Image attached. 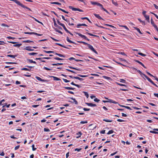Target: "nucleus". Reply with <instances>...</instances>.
<instances>
[{
    "label": "nucleus",
    "mask_w": 158,
    "mask_h": 158,
    "mask_svg": "<svg viewBox=\"0 0 158 158\" xmlns=\"http://www.w3.org/2000/svg\"><path fill=\"white\" fill-rule=\"evenodd\" d=\"M10 0L11 1H13L14 2L16 3L17 4H18V5H19L20 6L22 7H23V8H24L27 9L29 10H30V11H31V10L30 9V8H29L27 7V6L24 5L22 4L19 1L17 0Z\"/></svg>",
    "instance_id": "f257e3e1"
},
{
    "label": "nucleus",
    "mask_w": 158,
    "mask_h": 158,
    "mask_svg": "<svg viewBox=\"0 0 158 158\" xmlns=\"http://www.w3.org/2000/svg\"><path fill=\"white\" fill-rule=\"evenodd\" d=\"M69 8L73 11H78L80 12H83V10L79 8H75L71 6H69Z\"/></svg>",
    "instance_id": "f03ea898"
},
{
    "label": "nucleus",
    "mask_w": 158,
    "mask_h": 158,
    "mask_svg": "<svg viewBox=\"0 0 158 158\" xmlns=\"http://www.w3.org/2000/svg\"><path fill=\"white\" fill-rule=\"evenodd\" d=\"M75 33L77 35H78L79 36H81L82 38H83L85 40H86L88 41L89 40L88 39L85 35H82L81 33H78L77 32H75Z\"/></svg>",
    "instance_id": "7ed1b4c3"
},
{
    "label": "nucleus",
    "mask_w": 158,
    "mask_h": 158,
    "mask_svg": "<svg viewBox=\"0 0 158 158\" xmlns=\"http://www.w3.org/2000/svg\"><path fill=\"white\" fill-rule=\"evenodd\" d=\"M88 46L89 47V48L92 51H93L96 54H98V52H97L94 49V48L92 45H90L89 44H88Z\"/></svg>",
    "instance_id": "20e7f679"
},
{
    "label": "nucleus",
    "mask_w": 158,
    "mask_h": 158,
    "mask_svg": "<svg viewBox=\"0 0 158 158\" xmlns=\"http://www.w3.org/2000/svg\"><path fill=\"white\" fill-rule=\"evenodd\" d=\"M91 4L93 5H96L98 6H99L101 7H102V5L100 3L95 2H91Z\"/></svg>",
    "instance_id": "39448f33"
},
{
    "label": "nucleus",
    "mask_w": 158,
    "mask_h": 158,
    "mask_svg": "<svg viewBox=\"0 0 158 158\" xmlns=\"http://www.w3.org/2000/svg\"><path fill=\"white\" fill-rule=\"evenodd\" d=\"M85 104H86L87 105L89 106H96V105L95 104H93L92 103H85Z\"/></svg>",
    "instance_id": "423d86ee"
},
{
    "label": "nucleus",
    "mask_w": 158,
    "mask_h": 158,
    "mask_svg": "<svg viewBox=\"0 0 158 158\" xmlns=\"http://www.w3.org/2000/svg\"><path fill=\"white\" fill-rule=\"evenodd\" d=\"M145 18V19L148 22H150L149 21V15H146L144 16Z\"/></svg>",
    "instance_id": "0eeeda50"
},
{
    "label": "nucleus",
    "mask_w": 158,
    "mask_h": 158,
    "mask_svg": "<svg viewBox=\"0 0 158 158\" xmlns=\"http://www.w3.org/2000/svg\"><path fill=\"white\" fill-rule=\"evenodd\" d=\"M7 57H10L13 58H15V57H16L17 56L16 55H8L6 56Z\"/></svg>",
    "instance_id": "6e6552de"
},
{
    "label": "nucleus",
    "mask_w": 158,
    "mask_h": 158,
    "mask_svg": "<svg viewBox=\"0 0 158 158\" xmlns=\"http://www.w3.org/2000/svg\"><path fill=\"white\" fill-rule=\"evenodd\" d=\"M135 61L137 62V63H139L140 64H141L142 66L144 68H146V67L144 65L142 62H141L139 61L138 60H135Z\"/></svg>",
    "instance_id": "1a4fd4ad"
},
{
    "label": "nucleus",
    "mask_w": 158,
    "mask_h": 158,
    "mask_svg": "<svg viewBox=\"0 0 158 158\" xmlns=\"http://www.w3.org/2000/svg\"><path fill=\"white\" fill-rule=\"evenodd\" d=\"M69 67L71 69H75V70H78V71H81V70L80 69H77L76 68L70 66H69Z\"/></svg>",
    "instance_id": "9d476101"
},
{
    "label": "nucleus",
    "mask_w": 158,
    "mask_h": 158,
    "mask_svg": "<svg viewBox=\"0 0 158 158\" xmlns=\"http://www.w3.org/2000/svg\"><path fill=\"white\" fill-rule=\"evenodd\" d=\"M51 77H52L53 78V80L54 81H60V78L57 77H56L51 76Z\"/></svg>",
    "instance_id": "9b49d317"
},
{
    "label": "nucleus",
    "mask_w": 158,
    "mask_h": 158,
    "mask_svg": "<svg viewBox=\"0 0 158 158\" xmlns=\"http://www.w3.org/2000/svg\"><path fill=\"white\" fill-rule=\"evenodd\" d=\"M64 89H69V90H74L75 89L74 88L70 87H64Z\"/></svg>",
    "instance_id": "f8f14e48"
},
{
    "label": "nucleus",
    "mask_w": 158,
    "mask_h": 158,
    "mask_svg": "<svg viewBox=\"0 0 158 158\" xmlns=\"http://www.w3.org/2000/svg\"><path fill=\"white\" fill-rule=\"evenodd\" d=\"M36 77V79L38 81H45L43 80L42 79H41V78H40L39 77Z\"/></svg>",
    "instance_id": "ddd939ff"
},
{
    "label": "nucleus",
    "mask_w": 158,
    "mask_h": 158,
    "mask_svg": "<svg viewBox=\"0 0 158 158\" xmlns=\"http://www.w3.org/2000/svg\"><path fill=\"white\" fill-rule=\"evenodd\" d=\"M74 78L78 79L80 81H82L84 80V79L82 78H81L79 77H74Z\"/></svg>",
    "instance_id": "4468645a"
},
{
    "label": "nucleus",
    "mask_w": 158,
    "mask_h": 158,
    "mask_svg": "<svg viewBox=\"0 0 158 158\" xmlns=\"http://www.w3.org/2000/svg\"><path fill=\"white\" fill-rule=\"evenodd\" d=\"M87 26V25L85 24V23H84V24H78L77 25V27H78L79 26Z\"/></svg>",
    "instance_id": "2eb2a0df"
},
{
    "label": "nucleus",
    "mask_w": 158,
    "mask_h": 158,
    "mask_svg": "<svg viewBox=\"0 0 158 158\" xmlns=\"http://www.w3.org/2000/svg\"><path fill=\"white\" fill-rule=\"evenodd\" d=\"M70 98L73 101V102L75 103V104L76 105H77L78 104V102L76 100V99L75 98Z\"/></svg>",
    "instance_id": "dca6fc26"
},
{
    "label": "nucleus",
    "mask_w": 158,
    "mask_h": 158,
    "mask_svg": "<svg viewBox=\"0 0 158 158\" xmlns=\"http://www.w3.org/2000/svg\"><path fill=\"white\" fill-rule=\"evenodd\" d=\"M66 40L69 43L75 44L74 42H73V41H72L71 40H70L69 39L68 37H67Z\"/></svg>",
    "instance_id": "f3484780"
},
{
    "label": "nucleus",
    "mask_w": 158,
    "mask_h": 158,
    "mask_svg": "<svg viewBox=\"0 0 158 158\" xmlns=\"http://www.w3.org/2000/svg\"><path fill=\"white\" fill-rule=\"evenodd\" d=\"M134 28H135V30H136L140 34H142L139 28L135 27H134Z\"/></svg>",
    "instance_id": "a211bd4d"
},
{
    "label": "nucleus",
    "mask_w": 158,
    "mask_h": 158,
    "mask_svg": "<svg viewBox=\"0 0 158 158\" xmlns=\"http://www.w3.org/2000/svg\"><path fill=\"white\" fill-rule=\"evenodd\" d=\"M142 75H143L149 81L151 79L145 74L143 73V74H142Z\"/></svg>",
    "instance_id": "6ab92c4d"
},
{
    "label": "nucleus",
    "mask_w": 158,
    "mask_h": 158,
    "mask_svg": "<svg viewBox=\"0 0 158 158\" xmlns=\"http://www.w3.org/2000/svg\"><path fill=\"white\" fill-rule=\"evenodd\" d=\"M61 26H62L63 27L64 29L65 30V31L66 32L68 31V30L66 28L65 26H64V24H63L62 25H61Z\"/></svg>",
    "instance_id": "aec40b11"
},
{
    "label": "nucleus",
    "mask_w": 158,
    "mask_h": 158,
    "mask_svg": "<svg viewBox=\"0 0 158 158\" xmlns=\"http://www.w3.org/2000/svg\"><path fill=\"white\" fill-rule=\"evenodd\" d=\"M56 44H57V45H58L59 46H60L62 47H63L64 48H68L67 47H66V46L60 44H59V43H56Z\"/></svg>",
    "instance_id": "412c9836"
},
{
    "label": "nucleus",
    "mask_w": 158,
    "mask_h": 158,
    "mask_svg": "<svg viewBox=\"0 0 158 158\" xmlns=\"http://www.w3.org/2000/svg\"><path fill=\"white\" fill-rule=\"evenodd\" d=\"M112 3L115 6H116L118 5V4L116 2L114 1V0H111Z\"/></svg>",
    "instance_id": "4be33fe9"
},
{
    "label": "nucleus",
    "mask_w": 158,
    "mask_h": 158,
    "mask_svg": "<svg viewBox=\"0 0 158 158\" xmlns=\"http://www.w3.org/2000/svg\"><path fill=\"white\" fill-rule=\"evenodd\" d=\"M94 15L96 17L98 18V19H102V18L99 16V15L96 14H94Z\"/></svg>",
    "instance_id": "5701e85b"
},
{
    "label": "nucleus",
    "mask_w": 158,
    "mask_h": 158,
    "mask_svg": "<svg viewBox=\"0 0 158 158\" xmlns=\"http://www.w3.org/2000/svg\"><path fill=\"white\" fill-rule=\"evenodd\" d=\"M31 47L30 46L27 47L24 49L27 51H30V49H31Z\"/></svg>",
    "instance_id": "b1692460"
},
{
    "label": "nucleus",
    "mask_w": 158,
    "mask_h": 158,
    "mask_svg": "<svg viewBox=\"0 0 158 158\" xmlns=\"http://www.w3.org/2000/svg\"><path fill=\"white\" fill-rule=\"evenodd\" d=\"M55 55H57L58 56H59L60 57H65V56L64 55H62L61 54H58V53H55Z\"/></svg>",
    "instance_id": "393cba45"
},
{
    "label": "nucleus",
    "mask_w": 158,
    "mask_h": 158,
    "mask_svg": "<svg viewBox=\"0 0 158 158\" xmlns=\"http://www.w3.org/2000/svg\"><path fill=\"white\" fill-rule=\"evenodd\" d=\"M23 43H30V42H33L32 41L30 40H27L23 41Z\"/></svg>",
    "instance_id": "a878e982"
},
{
    "label": "nucleus",
    "mask_w": 158,
    "mask_h": 158,
    "mask_svg": "<svg viewBox=\"0 0 158 158\" xmlns=\"http://www.w3.org/2000/svg\"><path fill=\"white\" fill-rule=\"evenodd\" d=\"M109 102H111L115 104L118 103V102L114 101L112 100L109 99Z\"/></svg>",
    "instance_id": "bb28decb"
},
{
    "label": "nucleus",
    "mask_w": 158,
    "mask_h": 158,
    "mask_svg": "<svg viewBox=\"0 0 158 158\" xmlns=\"http://www.w3.org/2000/svg\"><path fill=\"white\" fill-rule=\"evenodd\" d=\"M112 27V28L113 29V31H115L116 30V28L115 27H114V26H112V25H109V27Z\"/></svg>",
    "instance_id": "cd10ccee"
},
{
    "label": "nucleus",
    "mask_w": 158,
    "mask_h": 158,
    "mask_svg": "<svg viewBox=\"0 0 158 158\" xmlns=\"http://www.w3.org/2000/svg\"><path fill=\"white\" fill-rule=\"evenodd\" d=\"M54 29L56 31L59 33H60V34H63L62 32L61 31L58 30L57 28H54Z\"/></svg>",
    "instance_id": "c85d7f7f"
},
{
    "label": "nucleus",
    "mask_w": 158,
    "mask_h": 158,
    "mask_svg": "<svg viewBox=\"0 0 158 158\" xmlns=\"http://www.w3.org/2000/svg\"><path fill=\"white\" fill-rule=\"evenodd\" d=\"M51 4H56L59 5H61V4L60 3H59L58 2H51Z\"/></svg>",
    "instance_id": "c756f323"
},
{
    "label": "nucleus",
    "mask_w": 158,
    "mask_h": 158,
    "mask_svg": "<svg viewBox=\"0 0 158 158\" xmlns=\"http://www.w3.org/2000/svg\"><path fill=\"white\" fill-rule=\"evenodd\" d=\"M83 93L84 94L85 96L87 98H88L89 96L88 93L85 91L83 92Z\"/></svg>",
    "instance_id": "7c9ffc66"
},
{
    "label": "nucleus",
    "mask_w": 158,
    "mask_h": 158,
    "mask_svg": "<svg viewBox=\"0 0 158 158\" xmlns=\"http://www.w3.org/2000/svg\"><path fill=\"white\" fill-rule=\"evenodd\" d=\"M138 20L142 23L144 24V25H145V22L144 21L141 20L140 19H138Z\"/></svg>",
    "instance_id": "2f4dec72"
},
{
    "label": "nucleus",
    "mask_w": 158,
    "mask_h": 158,
    "mask_svg": "<svg viewBox=\"0 0 158 158\" xmlns=\"http://www.w3.org/2000/svg\"><path fill=\"white\" fill-rule=\"evenodd\" d=\"M149 82H151V83H152L153 85L155 86L156 87H158V86L155 83H154V82L151 79L150 81H149Z\"/></svg>",
    "instance_id": "473e14b6"
},
{
    "label": "nucleus",
    "mask_w": 158,
    "mask_h": 158,
    "mask_svg": "<svg viewBox=\"0 0 158 158\" xmlns=\"http://www.w3.org/2000/svg\"><path fill=\"white\" fill-rule=\"evenodd\" d=\"M37 54V53L36 52H32V53H28V54L30 55H36Z\"/></svg>",
    "instance_id": "72a5a7b5"
},
{
    "label": "nucleus",
    "mask_w": 158,
    "mask_h": 158,
    "mask_svg": "<svg viewBox=\"0 0 158 158\" xmlns=\"http://www.w3.org/2000/svg\"><path fill=\"white\" fill-rule=\"evenodd\" d=\"M22 45V44H17L14 45V46L15 47H19Z\"/></svg>",
    "instance_id": "f704fd0d"
},
{
    "label": "nucleus",
    "mask_w": 158,
    "mask_h": 158,
    "mask_svg": "<svg viewBox=\"0 0 158 158\" xmlns=\"http://www.w3.org/2000/svg\"><path fill=\"white\" fill-rule=\"evenodd\" d=\"M53 22L54 23V26H55V27H58V25L56 24V20H55V19H54V18L53 19Z\"/></svg>",
    "instance_id": "c9c22d12"
},
{
    "label": "nucleus",
    "mask_w": 158,
    "mask_h": 158,
    "mask_svg": "<svg viewBox=\"0 0 158 158\" xmlns=\"http://www.w3.org/2000/svg\"><path fill=\"white\" fill-rule=\"evenodd\" d=\"M138 54L140 55H141V56H146V55L143 54L141 52H139L138 53Z\"/></svg>",
    "instance_id": "e433bc0d"
},
{
    "label": "nucleus",
    "mask_w": 158,
    "mask_h": 158,
    "mask_svg": "<svg viewBox=\"0 0 158 158\" xmlns=\"http://www.w3.org/2000/svg\"><path fill=\"white\" fill-rule=\"evenodd\" d=\"M54 59L57 60H64L58 57H56L54 58Z\"/></svg>",
    "instance_id": "4c0bfd02"
},
{
    "label": "nucleus",
    "mask_w": 158,
    "mask_h": 158,
    "mask_svg": "<svg viewBox=\"0 0 158 158\" xmlns=\"http://www.w3.org/2000/svg\"><path fill=\"white\" fill-rule=\"evenodd\" d=\"M78 43H83V44H85V45H87V46L88 45V44H88V43H86V42H83V41H78Z\"/></svg>",
    "instance_id": "58836bf2"
},
{
    "label": "nucleus",
    "mask_w": 158,
    "mask_h": 158,
    "mask_svg": "<svg viewBox=\"0 0 158 158\" xmlns=\"http://www.w3.org/2000/svg\"><path fill=\"white\" fill-rule=\"evenodd\" d=\"M151 23L152 26H153L154 25H155L154 22L153 21L152 18L151 19Z\"/></svg>",
    "instance_id": "ea45409f"
},
{
    "label": "nucleus",
    "mask_w": 158,
    "mask_h": 158,
    "mask_svg": "<svg viewBox=\"0 0 158 158\" xmlns=\"http://www.w3.org/2000/svg\"><path fill=\"white\" fill-rule=\"evenodd\" d=\"M44 131L48 132H50V130L49 129H48V128H45L44 129Z\"/></svg>",
    "instance_id": "a19ab883"
},
{
    "label": "nucleus",
    "mask_w": 158,
    "mask_h": 158,
    "mask_svg": "<svg viewBox=\"0 0 158 158\" xmlns=\"http://www.w3.org/2000/svg\"><path fill=\"white\" fill-rule=\"evenodd\" d=\"M1 26H3V27H9V26H8L6 24L4 23H2L1 25Z\"/></svg>",
    "instance_id": "79ce46f5"
},
{
    "label": "nucleus",
    "mask_w": 158,
    "mask_h": 158,
    "mask_svg": "<svg viewBox=\"0 0 158 158\" xmlns=\"http://www.w3.org/2000/svg\"><path fill=\"white\" fill-rule=\"evenodd\" d=\"M78 76L81 77H85L88 76L87 75H83L80 74L78 75Z\"/></svg>",
    "instance_id": "37998d69"
},
{
    "label": "nucleus",
    "mask_w": 158,
    "mask_h": 158,
    "mask_svg": "<svg viewBox=\"0 0 158 158\" xmlns=\"http://www.w3.org/2000/svg\"><path fill=\"white\" fill-rule=\"evenodd\" d=\"M44 51L46 53H53L54 52H53L52 51H46L45 50H44Z\"/></svg>",
    "instance_id": "c03bdc74"
},
{
    "label": "nucleus",
    "mask_w": 158,
    "mask_h": 158,
    "mask_svg": "<svg viewBox=\"0 0 158 158\" xmlns=\"http://www.w3.org/2000/svg\"><path fill=\"white\" fill-rule=\"evenodd\" d=\"M27 60L29 63H32L33 62V60H32L28 59Z\"/></svg>",
    "instance_id": "a18cd8bd"
},
{
    "label": "nucleus",
    "mask_w": 158,
    "mask_h": 158,
    "mask_svg": "<svg viewBox=\"0 0 158 158\" xmlns=\"http://www.w3.org/2000/svg\"><path fill=\"white\" fill-rule=\"evenodd\" d=\"M34 32H24V33L25 34H28L30 35H32L34 34Z\"/></svg>",
    "instance_id": "49530a36"
},
{
    "label": "nucleus",
    "mask_w": 158,
    "mask_h": 158,
    "mask_svg": "<svg viewBox=\"0 0 158 158\" xmlns=\"http://www.w3.org/2000/svg\"><path fill=\"white\" fill-rule=\"evenodd\" d=\"M116 84H118V85H120V86H125L126 87H127V86L126 85H124V84H119V83H118L117 82H116Z\"/></svg>",
    "instance_id": "de8ad7c7"
},
{
    "label": "nucleus",
    "mask_w": 158,
    "mask_h": 158,
    "mask_svg": "<svg viewBox=\"0 0 158 158\" xmlns=\"http://www.w3.org/2000/svg\"><path fill=\"white\" fill-rule=\"evenodd\" d=\"M150 132L154 134H158V132L155 131H150Z\"/></svg>",
    "instance_id": "09e8293b"
},
{
    "label": "nucleus",
    "mask_w": 158,
    "mask_h": 158,
    "mask_svg": "<svg viewBox=\"0 0 158 158\" xmlns=\"http://www.w3.org/2000/svg\"><path fill=\"white\" fill-rule=\"evenodd\" d=\"M156 29V30H157V32H158V28L156 25L155 24L153 26Z\"/></svg>",
    "instance_id": "8fccbe9b"
},
{
    "label": "nucleus",
    "mask_w": 158,
    "mask_h": 158,
    "mask_svg": "<svg viewBox=\"0 0 158 158\" xmlns=\"http://www.w3.org/2000/svg\"><path fill=\"white\" fill-rule=\"evenodd\" d=\"M22 70H26V71H30V70L27 68H23L22 69Z\"/></svg>",
    "instance_id": "3c124183"
},
{
    "label": "nucleus",
    "mask_w": 158,
    "mask_h": 158,
    "mask_svg": "<svg viewBox=\"0 0 158 158\" xmlns=\"http://www.w3.org/2000/svg\"><path fill=\"white\" fill-rule=\"evenodd\" d=\"M120 81L122 82L125 83V82L126 81L124 79H120Z\"/></svg>",
    "instance_id": "603ef678"
},
{
    "label": "nucleus",
    "mask_w": 158,
    "mask_h": 158,
    "mask_svg": "<svg viewBox=\"0 0 158 158\" xmlns=\"http://www.w3.org/2000/svg\"><path fill=\"white\" fill-rule=\"evenodd\" d=\"M33 18L34 19H35V20L37 22H38V23H41V24H43V23L41 22H40V21H38V20H37V19H36Z\"/></svg>",
    "instance_id": "864d4df0"
},
{
    "label": "nucleus",
    "mask_w": 158,
    "mask_h": 158,
    "mask_svg": "<svg viewBox=\"0 0 158 158\" xmlns=\"http://www.w3.org/2000/svg\"><path fill=\"white\" fill-rule=\"evenodd\" d=\"M34 146H35L34 144H33L32 146L33 151H35L36 149V148H34Z\"/></svg>",
    "instance_id": "5fc2aeb1"
},
{
    "label": "nucleus",
    "mask_w": 158,
    "mask_h": 158,
    "mask_svg": "<svg viewBox=\"0 0 158 158\" xmlns=\"http://www.w3.org/2000/svg\"><path fill=\"white\" fill-rule=\"evenodd\" d=\"M6 38H8V39H12V40H14V39H15V38L11 37L10 36H7V37H6Z\"/></svg>",
    "instance_id": "6e6d98bb"
},
{
    "label": "nucleus",
    "mask_w": 158,
    "mask_h": 158,
    "mask_svg": "<svg viewBox=\"0 0 158 158\" xmlns=\"http://www.w3.org/2000/svg\"><path fill=\"white\" fill-rule=\"evenodd\" d=\"M118 54H121L122 55H123L126 56H127V55L123 52H119L118 53Z\"/></svg>",
    "instance_id": "4d7b16f0"
},
{
    "label": "nucleus",
    "mask_w": 158,
    "mask_h": 158,
    "mask_svg": "<svg viewBox=\"0 0 158 158\" xmlns=\"http://www.w3.org/2000/svg\"><path fill=\"white\" fill-rule=\"evenodd\" d=\"M117 121L118 122H124V120H122V119H118L117 120Z\"/></svg>",
    "instance_id": "13d9d810"
},
{
    "label": "nucleus",
    "mask_w": 158,
    "mask_h": 158,
    "mask_svg": "<svg viewBox=\"0 0 158 158\" xmlns=\"http://www.w3.org/2000/svg\"><path fill=\"white\" fill-rule=\"evenodd\" d=\"M88 122L87 121H81L80 122V123L81 124H85V123H87Z\"/></svg>",
    "instance_id": "bf43d9fd"
},
{
    "label": "nucleus",
    "mask_w": 158,
    "mask_h": 158,
    "mask_svg": "<svg viewBox=\"0 0 158 158\" xmlns=\"http://www.w3.org/2000/svg\"><path fill=\"white\" fill-rule=\"evenodd\" d=\"M44 69L46 70H51V69H49V68H48L47 67H44Z\"/></svg>",
    "instance_id": "052dcab7"
},
{
    "label": "nucleus",
    "mask_w": 158,
    "mask_h": 158,
    "mask_svg": "<svg viewBox=\"0 0 158 158\" xmlns=\"http://www.w3.org/2000/svg\"><path fill=\"white\" fill-rule=\"evenodd\" d=\"M137 71L140 74V75L142 76V74H143V73H142L139 70H137Z\"/></svg>",
    "instance_id": "680f3d73"
},
{
    "label": "nucleus",
    "mask_w": 158,
    "mask_h": 158,
    "mask_svg": "<svg viewBox=\"0 0 158 158\" xmlns=\"http://www.w3.org/2000/svg\"><path fill=\"white\" fill-rule=\"evenodd\" d=\"M57 9L60 10H61V11L63 12H64L65 13V11L64 10H63V9H62L60 8H59V7H58L57 8Z\"/></svg>",
    "instance_id": "e2e57ef3"
},
{
    "label": "nucleus",
    "mask_w": 158,
    "mask_h": 158,
    "mask_svg": "<svg viewBox=\"0 0 158 158\" xmlns=\"http://www.w3.org/2000/svg\"><path fill=\"white\" fill-rule=\"evenodd\" d=\"M63 81L65 82H66V83H67V82H69V80H67V79H63Z\"/></svg>",
    "instance_id": "0e129e2a"
},
{
    "label": "nucleus",
    "mask_w": 158,
    "mask_h": 158,
    "mask_svg": "<svg viewBox=\"0 0 158 158\" xmlns=\"http://www.w3.org/2000/svg\"><path fill=\"white\" fill-rule=\"evenodd\" d=\"M94 101L95 102H98L100 101V100L99 99H98L97 98H95L94 99Z\"/></svg>",
    "instance_id": "69168bd1"
},
{
    "label": "nucleus",
    "mask_w": 158,
    "mask_h": 158,
    "mask_svg": "<svg viewBox=\"0 0 158 158\" xmlns=\"http://www.w3.org/2000/svg\"><path fill=\"white\" fill-rule=\"evenodd\" d=\"M19 145H18L17 146H16L15 148V150H16L18 149H19Z\"/></svg>",
    "instance_id": "338daca9"
},
{
    "label": "nucleus",
    "mask_w": 158,
    "mask_h": 158,
    "mask_svg": "<svg viewBox=\"0 0 158 158\" xmlns=\"http://www.w3.org/2000/svg\"><path fill=\"white\" fill-rule=\"evenodd\" d=\"M153 5H154V6L155 7V8L156 9H158V6H157L155 4H154Z\"/></svg>",
    "instance_id": "774afa93"
}]
</instances>
